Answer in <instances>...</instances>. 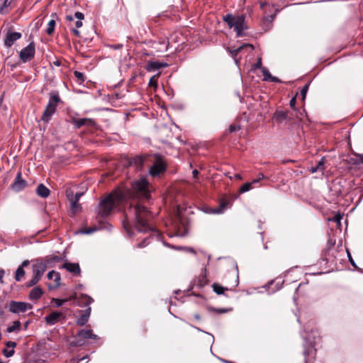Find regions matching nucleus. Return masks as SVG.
Masks as SVG:
<instances>
[{
	"mask_svg": "<svg viewBox=\"0 0 363 363\" xmlns=\"http://www.w3.org/2000/svg\"><path fill=\"white\" fill-rule=\"evenodd\" d=\"M132 191L124 188H118L103 199L97 208L98 215L102 218L109 216L111 212L118 208L126 199L135 194L138 196L148 199L150 191L148 182L145 178L135 181L132 184Z\"/></svg>",
	"mask_w": 363,
	"mask_h": 363,
	"instance_id": "nucleus-1",
	"label": "nucleus"
},
{
	"mask_svg": "<svg viewBox=\"0 0 363 363\" xmlns=\"http://www.w3.org/2000/svg\"><path fill=\"white\" fill-rule=\"evenodd\" d=\"M126 219L133 216L135 220V228L139 232H147L153 230L152 228L148 223L149 219L152 217L150 212L147 208L140 204L130 206L125 213Z\"/></svg>",
	"mask_w": 363,
	"mask_h": 363,
	"instance_id": "nucleus-2",
	"label": "nucleus"
},
{
	"mask_svg": "<svg viewBox=\"0 0 363 363\" xmlns=\"http://www.w3.org/2000/svg\"><path fill=\"white\" fill-rule=\"evenodd\" d=\"M223 20L230 28H233L235 31L237 37L243 36L244 31L248 29L244 14L236 16L227 14L223 17Z\"/></svg>",
	"mask_w": 363,
	"mask_h": 363,
	"instance_id": "nucleus-3",
	"label": "nucleus"
},
{
	"mask_svg": "<svg viewBox=\"0 0 363 363\" xmlns=\"http://www.w3.org/2000/svg\"><path fill=\"white\" fill-rule=\"evenodd\" d=\"M60 101V98L58 93L52 92L50 96L48 104H47L45 111L41 117V120L45 123H48L52 115L56 111V108Z\"/></svg>",
	"mask_w": 363,
	"mask_h": 363,
	"instance_id": "nucleus-4",
	"label": "nucleus"
},
{
	"mask_svg": "<svg viewBox=\"0 0 363 363\" xmlns=\"http://www.w3.org/2000/svg\"><path fill=\"white\" fill-rule=\"evenodd\" d=\"M77 340L73 342L74 346H82L86 339L98 340V335L93 333L91 329H81L76 334Z\"/></svg>",
	"mask_w": 363,
	"mask_h": 363,
	"instance_id": "nucleus-5",
	"label": "nucleus"
},
{
	"mask_svg": "<svg viewBox=\"0 0 363 363\" xmlns=\"http://www.w3.org/2000/svg\"><path fill=\"white\" fill-rule=\"evenodd\" d=\"M166 170V164L160 155H155V162L150 167L149 173L152 177H156Z\"/></svg>",
	"mask_w": 363,
	"mask_h": 363,
	"instance_id": "nucleus-6",
	"label": "nucleus"
},
{
	"mask_svg": "<svg viewBox=\"0 0 363 363\" xmlns=\"http://www.w3.org/2000/svg\"><path fill=\"white\" fill-rule=\"evenodd\" d=\"M35 54V45L33 41L30 42L26 48L19 52V58L23 62L30 61Z\"/></svg>",
	"mask_w": 363,
	"mask_h": 363,
	"instance_id": "nucleus-7",
	"label": "nucleus"
},
{
	"mask_svg": "<svg viewBox=\"0 0 363 363\" xmlns=\"http://www.w3.org/2000/svg\"><path fill=\"white\" fill-rule=\"evenodd\" d=\"M31 308L32 306L25 302L12 301L9 304V311L13 313H23Z\"/></svg>",
	"mask_w": 363,
	"mask_h": 363,
	"instance_id": "nucleus-8",
	"label": "nucleus"
},
{
	"mask_svg": "<svg viewBox=\"0 0 363 363\" xmlns=\"http://www.w3.org/2000/svg\"><path fill=\"white\" fill-rule=\"evenodd\" d=\"M22 37V34L19 32H13L11 30H8L5 39H4V45L6 48H11L14 43L19 40Z\"/></svg>",
	"mask_w": 363,
	"mask_h": 363,
	"instance_id": "nucleus-9",
	"label": "nucleus"
},
{
	"mask_svg": "<svg viewBox=\"0 0 363 363\" xmlns=\"http://www.w3.org/2000/svg\"><path fill=\"white\" fill-rule=\"evenodd\" d=\"M273 119L277 123H281L284 121L291 122L293 120L291 113L289 111L277 110L273 114Z\"/></svg>",
	"mask_w": 363,
	"mask_h": 363,
	"instance_id": "nucleus-10",
	"label": "nucleus"
},
{
	"mask_svg": "<svg viewBox=\"0 0 363 363\" xmlns=\"http://www.w3.org/2000/svg\"><path fill=\"white\" fill-rule=\"evenodd\" d=\"M71 122L74 125L75 128H80L82 126L93 127L96 125L94 120L88 118H72Z\"/></svg>",
	"mask_w": 363,
	"mask_h": 363,
	"instance_id": "nucleus-11",
	"label": "nucleus"
},
{
	"mask_svg": "<svg viewBox=\"0 0 363 363\" xmlns=\"http://www.w3.org/2000/svg\"><path fill=\"white\" fill-rule=\"evenodd\" d=\"M27 185V182L23 179L21 177V173L18 172L14 182L11 185V189L16 191L18 192L22 191Z\"/></svg>",
	"mask_w": 363,
	"mask_h": 363,
	"instance_id": "nucleus-12",
	"label": "nucleus"
},
{
	"mask_svg": "<svg viewBox=\"0 0 363 363\" xmlns=\"http://www.w3.org/2000/svg\"><path fill=\"white\" fill-rule=\"evenodd\" d=\"M61 318H65V315L61 312L53 311L50 315H47L45 319V322L50 325H55L57 323Z\"/></svg>",
	"mask_w": 363,
	"mask_h": 363,
	"instance_id": "nucleus-13",
	"label": "nucleus"
},
{
	"mask_svg": "<svg viewBox=\"0 0 363 363\" xmlns=\"http://www.w3.org/2000/svg\"><path fill=\"white\" fill-rule=\"evenodd\" d=\"M74 18H77V20L74 23L75 27L72 28V30L76 36L79 37L80 35V33L78 30V28H79L80 27L82 26V24H83L82 20L84 19V16L82 12L77 11L74 13Z\"/></svg>",
	"mask_w": 363,
	"mask_h": 363,
	"instance_id": "nucleus-14",
	"label": "nucleus"
},
{
	"mask_svg": "<svg viewBox=\"0 0 363 363\" xmlns=\"http://www.w3.org/2000/svg\"><path fill=\"white\" fill-rule=\"evenodd\" d=\"M83 193L78 192L77 193V197L73 200L69 201L70 210L73 214H75L82 210V206L79 203V201Z\"/></svg>",
	"mask_w": 363,
	"mask_h": 363,
	"instance_id": "nucleus-15",
	"label": "nucleus"
},
{
	"mask_svg": "<svg viewBox=\"0 0 363 363\" xmlns=\"http://www.w3.org/2000/svg\"><path fill=\"white\" fill-rule=\"evenodd\" d=\"M91 311V307H87L84 311H80V312H83V313L77 319L76 324L79 326H84L86 325L89 319Z\"/></svg>",
	"mask_w": 363,
	"mask_h": 363,
	"instance_id": "nucleus-16",
	"label": "nucleus"
},
{
	"mask_svg": "<svg viewBox=\"0 0 363 363\" xmlns=\"http://www.w3.org/2000/svg\"><path fill=\"white\" fill-rule=\"evenodd\" d=\"M30 264L29 260H24L22 264L17 268L15 274V280L16 281H21L25 276L24 267L28 266Z\"/></svg>",
	"mask_w": 363,
	"mask_h": 363,
	"instance_id": "nucleus-17",
	"label": "nucleus"
},
{
	"mask_svg": "<svg viewBox=\"0 0 363 363\" xmlns=\"http://www.w3.org/2000/svg\"><path fill=\"white\" fill-rule=\"evenodd\" d=\"M168 67L167 63L160 62L157 61H150L146 65V70L147 72L156 71L160 68Z\"/></svg>",
	"mask_w": 363,
	"mask_h": 363,
	"instance_id": "nucleus-18",
	"label": "nucleus"
},
{
	"mask_svg": "<svg viewBox=\"0 0 363 363\" xmlns=\"http://www.w3.org/2000/svg\"><path fill=\"white\" fill-rule=\"evenodd\" d=\"M46 269V264L43 262H39L33 265L34 276L40 279Z\"/></svg>",
	"mask_w": 363,
	"mask_h": 363,
	"instance_id": "nucleus-19",
	"label": "nucleus"
},
{
	"mask_svg": "<svg viewBox=\"0 0 363 363\" xmlns=\"http://www.w3.org/2000/svg\"><path fill=\"white\" fill-rule=\"evenodd\" d=\"M94 301L93 298L86 294H82L77 298V304L79 306L90 307L89 305Z\"/></svg>",
	"mask_w": 363,
	"mask_h": 363,
	"instance_id": "nucleus-20",
	"label": "nucleus"
},
{
	"mask_svg": "<svg viewBox=\"0 0 363 363\" xmlns=\"http://www.w3.org/2000/svg\"><path fill=\"white\" fill-rule=\"evenodd\" d=\"M62 267L74 274L78 275L80 274L79 265L77 263L66 262Z\"/></svg>",
	"mask_w": 363,
	"mask_h": 363,
	"instance_id": "nucleus-21",
	"label": "nucleus"
},
{
	"mask_svg": "<svg viewBox=\"0 0 363 363\" xmlns=\"http://www.w3.org/2000/svg\"><path fill=\"white\" fill-rule=\"evenodd\" d=\"M37 194L42 198H47L50 195V190L43 184H40L36 189Z\"/></svg>",
	"mask_w": 363,
	"mask_h": 363,
	"instance_id": "nucleus-22",
	"label": "nucleus"
},
{
	"mask_svg": "<svg viewBox=\"0 0 363 363\" xmlns=\"http://www.w3.org/2000/svg\"><path fill=\"white\" fill-rule=\"evenodd\" d=\"M42 294H43V289L40 287L37 286V287L33 288L30 291V294H29V298L31 300H38L41 297Z\"/></svg>",
	"mask_w": 363,
	"mask_h": 363,
	"instance_id": "nucleus-23",
	"label": "nucleus"
},
{
	"mask_svg": "<svg viewBox=\"0 0 363 363\" xmlns=\"http://www.w3.org/2000/svg\"><path fill=\"white\" fill-rule=\"evenodd\" d=\"M52 16L53 17L52 19H51L48 23V26H47V28H46V33L48 35H52L54 31H55V26H56V21H55V18H57V16L56 14L53 13L52 15Z\"/></svg>",
	"mask_w": 363,
	"mask_h": 363,
	"instance_id": "nucleus-24",
	"label": "nucleus"
},
{
	"mask_svg": "<svg viewBox=\"0 0 363 363\" xmlns=\"http://www.w3.org/2000/svg\"><path fill=\"white\" fill-rule=\"evenodd\" d=\"M48 278L49 279H53L55 281V286H58L60 284V275L58 272L52 270L48 272Z\"/></svg>",
	"mask_w": 363,
	"mask_h": 363,
	"instance_id": "nucleus-25",
	"label": "nucleus"
},
{
	"mask_svg": "<svg viewBox=\"0 0 363 363\" xmlns=\"http://www.w3.org/2000/svg\"><path fill=\"white\" fill-rule=\"evenodd\" d=\"M145 162V159L142 156H136L131 159L130 161V165H135L137 167H140Z\"/></svg>",
	"mask_w": 363,
	"mask_h": 363,
	"instance_id": "nucleus-26",
	"label": "nucleus"
},
{
	"mask_svg": "<svg viewBox=\"0 0 363 363\" xmlns=\"http://www.w3.org/2000/svg\"><path fill=\"white\" fill-rule=\"evenodd\" d=\"M73 298H74V296H70L67 298H65V299H60V298H52V303H55V306L57 307H60L62 306L64 303H65L66 302L70 301V300H72Z\"/></svg>",
	"mask_w": 363,
	"mask_h": 363,
	"instance_id": "nucleus-27",
	"label": "nucleus"
},
{
	"mask_svg": "<svg viewBox=\"0 0 363 363\" xmlns=\"http://www.w3.org/2000/svg\"><path fill=\"white\" fill-rule=\"evenodd\" d=\"M212 288L213 289V291L216 292L218 295L223 294L224 291L225 290H228L227 288H225V287L222 286L221 285L216 284V283H214L212 285Z\"/></svg>",
	"mask_w": 363,
	"mask_h": 363,
	"instance_id": "nucleus-28",
	"label": "nucleus"
},
{
	"mask_svg": "<svg viewBox=\"0 0 363 363\" xmlns=\"http://www.w3.org/2000/svg\"><path fill=\"white\" fill-rule=\"evenodd\" d=\"M21 330V323L18 320L14 321L12 325L8 327L7 332L13 333L16 331H20Z\"/></svg>",
	"mask_w": 363,
	"mask_h": 363,
	"instance_id": "nucleus-29",
	"label": "nucleus"
},
{
	"mask_svg": "<svg viewBox=\"0 0 363 363\" xmlns=\"http://www.w3.org/2000/svg\"><path fill=\"white\" fill-rule=\"evenodd\" d=\"M250 47L252 49H253V46L250 44H245L242 46H240L239 48H238L237 49H235L233 50H231L230 51V54L231 55L235 57L238 55V54L239 53V52L244 48V47Z\"/></svg>",
	"mask_w": 363,
	"mask_h": 363,
	"instance_id": "nucleus-30",
	"label": "nucleus"
},
{
	"mask_svg": "<svg viewBox=\"0 0 363 363\" xmlns=\"http://www.w3.org/2000/svg\"><path fill=\"white\" fill-rule=\"evenodd\" d=\"M252 189H253V186H252V184H250V182H246L240 188L239 191L240 193H245L251 190Z\"/></svg>",
	"mask_w": 363,
	"mask_h": 363,
	"instance_id": "nucleus-31",
	"label": "nucleus"
},
{
	"mask_svg": "<svg viewBox=\"0 0 363 363\" xmlns=\"http://www.w3.org/2000/svg\"><path fill=\"white\" fill-rule=\"evenodd\" d=\"M66 196H67L68 201H69L77 197V193L74 194L72 189L71 188H69L66 190Z\"/></svg>",
	"mask_w": 363,
	"mask_h": 363,
	"instance_id": "nucleus-32",
	"label": "nucleus"
},
{
	"mask_svg": "<svg viewBox=\"0 0 363 363\" xmlns=\"http://www.w3.org/2000/svg\"><path fill=\"white\" fill-rule=\"evenodd\" d=\"M10 5V2L8 0H5L1 6H0V13L5 14L8 13V6Z\"/></svg>",
	"mask_w": 363,
	"mask_h": 363,
	"instance_id": "nucleus-33",
	"label": "nucleus"
},
{
	"mask_svg": "<svg viewBox=\"0 0 363 363\" xmlns=\"http://www.w3.org/2000/svg\"><path fill=\"white\" fill-rule=\"evenodd\" d=\"M262 72L263 77H264L263 80L264 81H269L272 77V75H271L269 71L267 69L264 67L262 69Z\"/></svg>",
	"mask_w": 363,
	"mask_h": 363,
	"instance_id": "nucleus-34",
	"label": "nucleus"
},
{
	"mask_svg": "<svg viewBox=\"0 0 363 363\" xmlns=\"http://www.w3.org/2000/svg\"><path fill=\"white\" fill-rule=\"evenodd\" d=\"M265 178L264 175L263 174H259L257 179H253L250 184H252V186H255L256 184L260 182L261 180L264 179Z\"/></svg>",
	"mask_w": 363,
	"mask_h": 363,
	"instance_id": "nucleus-35",
	"label": "nucleus"
},
{
	"mask_svg": "<svg viewBox=\"0 0 363 363\" xmlns=\"http://www.w3.org/2000/svg\"><path fill=\"white\" fill-rule=\"evenodd\" d=\"M159 74L152 76L149 81V86H157V77Z\"/></svg>",
	"mask_w": 363,
	"mask_h": 363,
	"instance_id": "nucleus-36",
	"label": "nucleus"
},
{
	"mask_svg": "<svg viewBox=\"0 0 363 363\" xmlns=\"http://www.w3.org/2000/svg\"><path fill=\"white\" fill-rule=\"evenodd\" d=\"M39 281H40V279L38 277L33 276V277L29 281H28L26 283V286L31 287V286L35 285Z\"/></svg>",
	"mask_w": 363,
	"mask_h": 363,
	"instance_id": "nucleus-37",
	"label": "nucleus"
},
{
	"mask_svg": "<svg viewBox=\"0 0 363 363\" xmlns=\"http://www.w3.org/2000/svg\"><path fill=\"white\" fill-rule=\"evenodd\" d=\"M74 77L77 79V80L80 82H83L84 81V74L80 72H78V71H75L74 72Z\"/></svg>",
	"mask_w": 363,
	"mask_h": 363,
	"instance_id": "nucleus-38",
	"label": "nucleus"
},
{
	"mask_svg": "<svg viewBox=\"0 0 363 363\" xmlns=\"http://www.w3.org/2000/svg\"><path fill=\"white\" fill-rule=\"evenodd\" d=\"M4 355L6 357H11L14 354V350H8V349H4L2 351Z\"/></svg>",
	"mask_w": 363,
	"mask_h": 363,
	"instance_id": "nucleus-39",
	"label": "nucleus"
},
{
	"mask_svg": "<svg viewBox=\"0 0 363 363\" xmlns=\"http://www.w3.org/2000/svg\"><path fill=\"white\" fill-rule=\"evenodd\" d=\"M98 230L97 228H88L82 231L84 234H91Z\"/></svg>",
	"mask_w": 363,
	"mask_h": 363,
	"instance_id": "nucleus-40",
	"label": "nucleus"
},
{
	"mask_svg": "<svg viewBox=\"0 0 363 363\" xmlns=\"http://www.w3.org/2000/svg\"><path fill=\"white\" fill-rule=\"evenodd\" d=\"M324 163H325V159L324 157L321 158V160L318 162L317 164V167H318L319 170L323 171L324 169Z\"/></svg>",
	"mask_w": 363,
	"mask_h": 363,
	"instance_id": "nucleus-41",
	"label": "nucleus"
},
{
	"mask_svg": "<svg viewBox=\"0 0 363 363\" xmlns=\"http://www.w3.org/2000/svg\"><path fill=\"white\" fill-rule=\"evenodd\" d=\"M308 84H306L303 88L301 90V96H303V99H304V98L306 97V93L308 91Z\"/></svg>",
	"mask_w": 363,
	"mask_h": 363,
	"instance_id": "nucleus-42",
	"label": "nucleus"
},
{
	"mask_svg": "<svg viewBox=\"0 0 363 363\" xmlns=\"http://www.w3.org/2000/svg\"><path fill=\"white\" fill-rule=\"evenodd\" d=\"M240 129V127L239 125H230L229 127V131L230 133L235 132Z\"/></svg>",
	"mask_w": 363,
	"mask_h": 363,
	"instance_id": "nucleus-43",
	"label": "nucleus"
},
{
	"mask_svg": "<svg viewBox=\"0 0 363 363\" xmlns=\"http://www.w3.org/2000/svg\"><path fill=\"white\" fill-rule=\"evenodd\" d=\"M148 240H149V238L145 239L142 242H140L138 245V247L142 248V247L147 246L149 244Z\"/></svg>",
	"mask_w": 363,
	"mask_h": 363,
	"instance_id": "nucleus-44",
	"label": "nucleus"
},
{
	"mask_svg": "<svg viewBox=\"0 0 363 363\" xmlns=\"http://www.w3.org/2000/svg\"><path fill=\"white\" fill-rule=\"evenodd\" d=\"M7 347H10L13 350V348L16 346V343L12 341H8L6 343Z\"/></svg>",
	"mask_w": 363,
	"mask_h": 363,
	"instance_id": "nucleus-45",
	"label": "nucleus"
},
{
	"mask_svg": "<svg viewBox=\"0 0 363 363\" xmlns=\"http://www.w3.org/2000/svg\"><path fill=\"white\" fill-rule=\"evenodd\" d=\"M295 104H296V99L295 98H292L290 100V102H289L290 106L291 108H294L295 107Z\"/></svg>",
	"mask_w": 363,
	"mask_h": 363,
	"instance_id": "nucleus-46",
	"label": "nucleus"
},
{
	"mask_svg": "<svg viewBox=\"0 0 363 363\" xmlns=\"http://www.w3.org/2000/svg\"><path fill=\"white\" fill-rule=\"evenodd\" d=\"M223 207H224V204H221L220 208H218L217 209H215L213 211V213H221L222 212V209L221 208H223Z\"/></svg>",
	"mask_w": 363,
	"mask_h": 363,
	"instance_id": "nucleus-47",
	"label": "nucleus"
},
{
	"mask_svg": "<svg viewBox=\"0 0 363 363\" xmlns=\"http://www.w3.org/2000/svg\"><path fill=\"white\" fill-rule=\"evenodd\" d=\"M74 17H73V16H71V15H68V16H66V20H67V21L70 22V23H71V22H72V21H74Z\"/></svg>",
	"mask_w": 363,
	"mask_h": 363,
	"instance_id": "nucleus-48",
	"label": "nucleus"
},
{
	"mask_svg": "<svg viewBox=\"0 0 363 363\" xmlns=\"http://www.w3.org/2000/svg\"><path fill=\"white\" fill-rule=\"evenodd\" d=\"M111 47L113 49H115V50H118V49L122 48H123V45L122 44H117V45H112Z\"/></svg>",
	"mask_w": 363,
	"mask_h": 363,
	"instance_id": "nucleus-49",
	"label": "nucleus"
},
{
	"mask_svg": "<svg viewBox=\"0 0 363 363\" xmlns=\"http://www.w3.org/2000/svg\"><path fill=\"white\" fill-rule=\"evenodd\" d=\"M269 81L273 82H280V80L277 77H273V76H272Z\"/></svg>",
	"mask_w": 363,
	"mask_h": 363,
	"instance_id": "nucleus-50",
	"label": "nucleus"
},
{
	"mask_svg": "<svg viewBox=\"0 0 363 363\" xmlns=\"http://www.w3.org/2000/svg\"><path fill=\"white\" fill-rule=\"evenodd\" d=\"M255 66L256 68H260L262 67V62L260 59L258 60V62L255 64Z\"/></svg>",
	"mask_w": 363,
	"mask_h": 363,
	"instance_id": "nucleus-51",
	"label": "nucleus"
},
{
	"mask_svg": "<svg viewBox=\"0 0 363 363\" xmlns=\"http://www.w3.org/2000/svg\"><path fill=\"white\" fill-rule=\"evenodd\" d=\"M4 271L3 269L0 270V281L1 282H3V277H4Z\"/></svg>",
	"mask_w": 363,
	"mask_h": 363,
	"instance_id": "nucleus-52",
	"label": "nucleus"
},
{
	"mask_svg": "<svg viewBox=\"0 0 363 363\" xmlns=\"http://www.w3.org/2000/svg\"><path fill=\"white\" fill-rule=\"evenodd\" d=\"M311 172L314 173V172L319 171V169L317 167H311Z\"/></svg>",
	"mask_w": 363,
	"mask_h": 363,
	"instance_id": "nucleus-53",
	"label": "nucleus"
},
{
	"mask_svg": "<svg viewBox=\"0 0 363 363\" xmlns=\"http://www.w3.org/2000/svg\"><path fill=\"white\" fill-rule=\"evenodd\" d=\"M192 173L194 178H196L199 174V172L196 169H194Z\"/></svg>",
	"mask_w": 363,
	"mask_h": 363,
	"instance_id": "nucleus-54",
	"label": "nucleus"
},
{
	"mask_svg": "<svg viewBox=\"0 0 363 363\" xmlns=\"http://www.w3.org/2000/svg\"><path fill=\"white\" fill-rule=\"evenodd\" d=\"M347 253H348V257H349L350 261V262H351V264L354 266V261L352 259L351 256H350V254L349 252H347Z\"/></svg>",
	"mask_w": 363,
	"mask_h": 363,
	"instance_id": "nucleus-55",
	"label": "nucleus"
},
{
	"mask_svg": "<svg viewBox=\"0 0 363 363\" xmlns=\"http://www.w3.org/2000/svg\"><path fill=\"white\" fill-rule=\"evenodd\" d=\"M235 178L237 179H241V176L240 174H237L235 175Z\"/></svg>",
	"mask_w": 363,
	"mask_h": 363,
	"instance_id": "nucleus-56",
	"label": "nucleus"
},
{
	"mask_svg": "<svg viewBox=\"0 0 363 363\" xmlns=\"http://www.w3.org/2000/svg\"><path fill=\"white\" fill-rule=\"evenodd\" d=\"M194 318L196 319V320H199L200 319L199 315V314L194 315Z\"/></svg>",
	"mask_w": 363,
	"mask_h": 363,
	"instance_id": "nucleus-57",
	"label": "nucleus"
},
{
	"mask_svg": "<svg viewBox=\"0 0 363 363\" xmlns=\"http://www.w3.org/2000/svg\"><path fill=\"white\" fill-rule=\"evenodd\" d=\"M54 64H55V65H57V66H60V63L58 61H57V62H54Z\"/></svg>",
	"mask_w": 363,
	"mask_h": 363,
	"instance_id": "nucleus-58",
	"label": "nucleus"
},
{
	"mask_svg": "<svg viewBox=\"0 0 363 363\" xmlns=\"http://www.w3.org/2000/svg\"><path fill=\"white\" fill-rule=\"evenodd\" d=\"M219 311L223 313V312H225V311L223 309H220Z\"/></svg>",
	"mask_w": 363,
	"mask_h": 363,
	"instance_id": "nucleus-59",
	"label": "nucleus"
},
{
	"mask_svg": "<svg viewBox=\"0 0 363 363\" xmlns=\"http://www.w3.org/2000/svg\"><path fill=\"white\" fill-rule=\"evenodd\" d=\"M28 324V322H27V323H26V324H25V328H27Z\"/></svg>",
	"mask_w": 363,
	"mask_h": 363,
	"instance_id": "nucleus-60",
	"label": "nucleus"
},
{
	"mask_svg": "<svg viewBox=\"0 0 363 363\" xmlns=\"http://www.w3.org/2000/svg\"><path fill=\"white\" fill-rule=\"evenodd\" d=\"M190 252H194L193 249H191Z\"/></svg>",
	"mask_w": 363,
	"mask_h": 363,
	"instance_id": "nucleus-61",
	"label": "nucleus"
},
{
	"mask_svg": "<svg viewBox=\"0 0 363 363\" xmlns=\"http://www.w3.org/2000/svg\"><path fill=\"white\" fill-rule=\"evenodd\" d=\"M227 363H233L232 362L226 361Z\"/></svg>",
	"mask_w": 363,
	"mask_h": 363,
	"instance_id": "nucleus-62",
	"label": "nucleus"
},
{
	"mask_svg": "<svg viewBox=\"0 0 363 363\" xmlns=\"http://www.w3.org/2000/svg\"><path fill=\"white\" fill-rule=\"evenodd\" d=\"M0 363H4L2 361L0 360Z\"/></svg>",
	"mask_w": 363,
	"mask_h": 363,
	"instance_id": "nucleus-63",
	"label": "nucleus"
},
{
	"mask_svg": "<svg viewBox=\"0 0 363 363\" xmlns=\"http://www.w3.org/2000/svg\"><path fill=\"white\" fill-rule=\"evenodd\" d=\"M362 161H363V156H362Z\"/></svg>",
	"mask_w": 363,
	"mask_h": 363,
	"instance_id": "nucleus-64",
	"label": "nucleus"
}]
</instances>
